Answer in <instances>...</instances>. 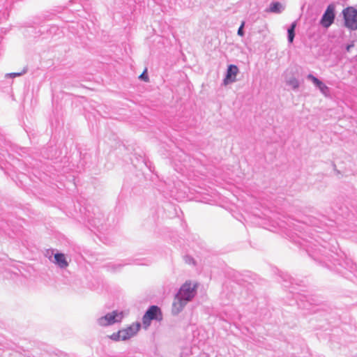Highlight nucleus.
Wrapping results in <instances>:
<instances>
[{"instance_id": "nucleus-1", "label": "nucleus", "mask_w": 357, "mask_h": 357, "mask_svg": "<svg viewBox=\"0 0 357 357\" xmlns=\"http://www.w3.org/2000/svg\"><path fill=\"white\" fill-rule=\"evenodd\" d=\"M333 248L334 250H330L331 253H327L326 255L317 259L326 264L329 268L333 269L341 274L347 275V273L343 271V268L346 269L353 274L355 278L354 282H357V264L352 259L344 257V253L337 252L340 250V247Z\"/></svg>"}, {"instance_id": "nucleus-2", "label": "nucleus", "mask_w": 357, "mask_h": 357, "mask_svg": "<svg viewBox=\"0 0 357 357\" xmlns=\"http://www.w3.org/2000/svg\"><path fill=\"white\" fill-rule=\"evenodd\" d=\"M197 283H192L190 281H186L180 288L176 294L172 307V312L174 314L180 313L187 303L192 301L197 293Z\"/></svg>"}, {"instance_id": "nucleus-3", "label": "nucleus", "mask_w": 357, "mask_h": 357, "mask_svg": "<svg viewBox=\"0 0 357 357\" xmlns=\"http://www.w3.org/2000/svg\"><path fill=\"white\" fill-rule=\"evenodd\" d=\"M124 312L119 310H113L96 319V324L100 327H108L121 322L124 318Z\"/></svg>"}, {"instance_id": "nucleus-4", "label": "nucleus", "mask_w": 357, "mask_h": 357, "mask_svg": "<svg viewBox=\"0 0 357 357\" xmlns=\"http://www.w3.org/2000/svg\"><path fill=\"white\" fill-rule=\"evenodd\" d=\"M140 326L141 325L139 323L132 324L126 328L119 330L118 332L112 333L109 336V338L115 342L129 340L137 333Z\"/></svg>"}, {"instance_id": "nucleus-5", "label": "nucleus", "mask_w": 357, "mask_h": 357, "mask_svg": "<svg viewBox=\"0 0 357 357\" xmlns=\"http://www.w3.org/2000/svg\"><path fill=\"white\" fill-rule=\"evenodd\" d=\"M162 312L160 309L156 305L151 306L142 317V323L145 328L151 324V320H162Z\"/></svg>"}, {"instance_id": "nucleus-6", "label": "nucleus", "mask_w": 357, "mask_h": 357, "mask_svg": "<svg viewBox=\"0 0 357 357\" xmlns=\"http://www.w3.org/2000/svg\"><path fill=\"white\" fill-rule=\"evenodd\" d=\"M345 26L351 29H357V10L353 7H347L342 11Z\"/></svg>"}, {"instance_id": "nucleus-7", "label": "nucleus", "mask_w": 357, "mask_h": 357, "mask_svg": "<svg viewBox=\"0 0 357 357\" xmlns=\"http://www.w3.org/2000/svg\"><path fill=\"white\" fill-rule=\"evenodd\" d=\"M334 10L333 5H329L327 7L321 20V24L324 27L328 28L333 23L335 19Z\"/></svg>"}, {"instance_id": "nucleus-8", "label": "nucleus", "mask_w": 357, "mask_h": 357, "mask_svg": "<svg viewBox=\"0 0 357 357\" xmlns=\"http://www.w3.org/2000/svg\"><path fill=\"white\" fill-rule=\"evenodd\" d=\"M52 262L62 269L66 268L69 265L66 255L59 252H56L54 255Z\"/></svg>"}, {"instance_id": "nucleus-9", "label": "nucleus", "mask_w": 357, "mask_h": 357, "mask_svg": "<svg viewBox=\"0 0 357 357\" xmlns=\"http://www.w3.org/2000/svg\"><path fill=\"white\" fill-rule=\"evenodd\" d=\"M238 73V68L235 65H229L227 69V75L224 79V84L227 85L236 81V77Z\"/></svg>"}, {"instance_id": "nucleus-10", "label": "nucleus", "mask_w": 357, "mask_h": 357, "mask_svg": "<svg viewBox=\"0 0 357 357\" xmlns=\"http://www.w3.org/2000/svg\"><path fill=\"white\" fill-rule=\"evenodd\" d=\"M308 78L310 79L323 93H326L328 91V87L312 75H309Z\"/></svg>"}, {"instance_id": "nucleus-11", "label": "nucleus", "mask_w": 357, "mask_h": 357, "mask_svg": "<svg viewBox=\"0 0 357 357\" xmlns=\"http://www.w3.org/2000/svg\"><path fill=\"white\" fill-rule=\"evenodd\" d=\"M296 26V24L295 22H294L291 25V27L288 29V39H289V43H292L293 40H294V29H295V27Z\"/></svg>"}, {"instance_id": "nucleus-12", "label": "nucleus", "mask_w": 357, "mask_h": 357, "mask_svg": "<svg viewBox=\"0 0 357 357\" xmlns=\"http://www.w3.org/2000/svg\"><path fill=\"white\" fill-rule=\"evenodd\" d=\"M281 4L279 2H273L271 3L269 12L271 13H280V12Z\"/></svg>"}, {"instance_id": "nucleus-13", "label": "nucleus", "mask_w": 357, "mask_h": 357, "mask_svg": "<svg viewBox=\"0 0 357 357\" xmlns=\"http://www.w3.org/2000/svg\"><path fill=\"white\" fill-rule=\"evenodd\" d=\"M56 252H54V250L53 249H47L45 253V256L50 259V261H52L54 255Z\"/></svg>"}, {"instance_id": "nucleus-14", "label": "nucleus", "mask_w": 357, "mask_h": 357, "mask_svg": "<svg viewBox=\"0 0 357 357\" xmlns=\"http://www.w3.org/2000/svg\"><path fill=\"white\" fill-rule=\"evenodd\" d=\"M183 259H184V261L186 264H195V260L194 259L189 256V255H185L183 257Z\"/></svg>"}, {"instance_id": "nucleus-15", "label": "nucleus", "mask_w": 357, "mask_h": 357, "mask_svg": "<svg viewBox=\"0 0 357 357\" xmlns=\"http://www.w3.org/2000/svg\"><path fill=\"white\" fill-rule=\"evenodd\" d=\"M139 78L144 80L145 82L149 81V77L146 75V69H145L144 71L139 75Z\"/></svg>"}, {"instance_id": "nucleus-16", "label": "nucleus", "mask_w": 357, "mask_h": 357, "mask_svg": "<svg viewBox=\"0 0 357 357\" xmlns=\"http://www.w3.org/2000/svg\"><path fill=\"white\" fill-rule=\"evenodd\" d=\"M23 73H8L6 75V77H15L17 76H20Z\"/></svg>"}, {"instance_id": "nucleus-17", "label": "nucleus", "mask_w": 357, "mask_h": 357, "mask_svg": "<svg viewBox=\"0 0 357 357\" xmlns=\"http://www.w3.org/2000/svg\"><path fill=\"white\" fill-rule=\"evenodd\" d=\"M281 278L283 279L284 282H287L288 280H291V277L287 273H282Z\"/></svg>"}, {"instance_id": "nucleus-18", "label": "nucleus", "mask_w": 357, "mask_h": 357, "mask_svg": "<svg viewBox=\"0 0 357 357\" xmlns=\"http://www.w3.org/2000/svg\"><path fill=\"white\" fill-rule=\"evenodd\" d=\"M243 26H244V22L242 23L241 26L239 27V29L238 30V34L240 36L243 35Z\"/></svg>"}]
</instances>
